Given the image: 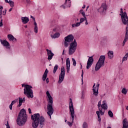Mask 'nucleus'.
I'll return each mask as SVG.
<instances>
[{
	"instance_id": "nucleus-1",
	"label": "nucleus",
	"mask_w": 128,
	"mask_h": 128,
	"mask_svg": "<svg viewBox=\"0 0 128 128\" xmlns=\"http://www.w3.org/2000/svg\"><path fill=\"white\" fill-rule=\"evenodd\" d=\"M31 118L33 120L32 122V126L33 128H38L40 124L39 128H44V116H40V114H35L31 116Z\"/></svg>"
},
{
	"instance_id": "nucleus-2",
	"label": "nucleus",
	"mask_w": 128,
	"mask_h": 128,
	"mask_svg": "<svg viewBox=\"0 0 128 128\" xmlns=\"http://www.w3.org/2000/svg\"><path fill=\"white\" fill-rule=\"evenodd\" d=\"M27 120L28 115L26 114V112L24 109H22L17 117V124L20 126H22L26 124Z\"/></svg>"
},
{
	"instance_id": "nucleus-3",
	"label": "nucleus",
	"mask_w": 128,
	"mask_h": 128,
	"mask_svg": "<svg viewBox=\"0 0 128 128\" xmlns=\"http://www.w3.org/2000/svg\"><path fill=\"white\" fill-rule=\"evenodd\" d=\"M46 94L48 98V104L47 106L48 112L47 114L50 116H52V114H54V108H52V97L50 96V92L47 91L46 92Z\"/></svg>"
},
{
	"instance_id": "nucleus-4",
	"label": "nucleus",
	"mask_w": 128,
	"mask_h": 128,
	"mask_svg": "<svg viewBox=\"0 0 128 128\" xmlns=\"http://www.w3.org/2000/svg\"><path fill=\"white\" fill-rule=\"evenodd\" d=\"M32 86L26 84L24 88V94L28 98H34V92L32 91Z\"/></svg>"
},
{
	"instance_id": "nucleus-5",
	"label": "nucleus",
	"mask_w": 128,
	"mask_h": 128,
	"mask_svg": "<svg viewBox=\"0 0 128 128\" xmlns=\"http://www.w3.org/2000/svg\"><path fill=\"white\" fill-rule=\"evenodd\" d=\"M76 46H78V43L76 42V40L74 39V42L70 44V46L68 48L69 56H72L76 52Z\"/></svg>"
},
{
	"instance_id": "nucleus-6",
	"label": "nucleus",
	"mask_w": 128,
	"mask_h": 128,
	"mask_svg": "<svg viewBox=\"0 0 128 128\" xmlns=\"http://www.w3.org/2000/svg\"><path fill=\"white\" fill-rule=\"evenodd\" d=\"M106 60V56H101L97 62L96 67L95 70L98 72L101 68L102 66H104V60Z\"/></svg>"
},
{
	"instance_id": "nucleus-7",
	"label": "nucleus",
	"mask_w": 128,
	"mask_h": 128,
	"mask_svg": "<svg viewBox=\"0 0 128 128\" xmlns=\"http://www.w3.org/2000/svg\"><path fill=\"white\" fill-rule=\"evenodd\" d=\"M74 38L72 34H69L67 36L64 38V46L65 48H68V44L70 42H72Z\"/></svg>"
},
{
	"instance_id": "nucleus-8",
	"label": "nucleus",
	"mask_w": 128,
	"mask_h": 128,
	"mask_svg": "<svg viewBox=\"0 0 128 128\" xmlns=\"http://www.w3.org/2000/svg\"><path fill=\"white\" fill-rule=\"evenodd\" d=\"M70 114L72 116V122H74V105L72 104V98H70V106H69Z\"/></svg>"
},
{
	"instance_id": "nucleus-9",
	"label": "nucleus",
	"mask_w": 128,
	"mask_h": 128,
	"mask_svg": "<svg viewBox=\"0 0 128 128\" xmlns=\"http://www.w3.org/2000/svg\"><path fill=\"white\" fill-rule=\"evenodd\" d=\"M66 74V72L64 71V67L62 66L60 68V73L59 75V80L58 81V84H62L64 80V75Z\"/></svg>"
},
{
	"instance_id": "nucleus-10",
	"label": "nucleus",
	"mask_w": 128,
	"mask_h": 128,
	"mask_svg": "<svg viewBox=\"0 0 128 128\" xmlns=\"http://www.w3.org/2000/svg\"><path fill=\"white\" fill-rule=\"evenodd\" d=\"M92 64H94V56H91L89 57L87 62L86 69L90 70V66H92Z\"/></svg>"
},
{
	"instance_id": "nucleus-11",
	"label": "nucleus",
	"mask_w": 128,
	"mask_h": 128,
	"mask_svg": "<svg viewBox=\"0 0 128 128\" xmlns=\"http://www.w3.org/2000/svg\"><path fill=\"white\" fill-rule=\"evenodd\" d=\"M100 86V84H97L96 86V84H94L92 86V90H93V94L95 96H98V87Z\"/></svg>"
},
{
	"instance_id": "nucleus-12",
	"label": "nucleus",
	"mask_w": 128,
	"mask_h": 128,
	"mask_svg": "<svg viewBox=\"0 0 128 128\" xmlns=\"http://www.w3.org/2000/svg\"><path fill=\"white\" fill-rule=\"evenodd\" d=\"M107 6L105 4H102L100 8L98 10V12L100 14H104L106 12Z\"/></svg>"
},
{
	"instance_id": "nucleus-13",
	"label": "nucleus",
	"mask_w": 128,
	"mask_h": 128,
	"mask_svg": "<svg viewBox=\"0 0 128 128\" xmlns=\"http://www.w3.org/2000/svg\"><path fill=\"white\" fill-rule=\"evenodd\" d=\"M46 50L48 52V60H52V56H54V53H52V51L48 49H46Z\"/></svg>"
},
{
	"instance_id": "nucleus-14",
	"label": "nucleus",
	"mask_w": 128,
	"mask_h": 128,
	"mask_svg": "<svg viewBox=\"0 0 128 128\" xmlns=\"http://www.w3.org/2000/svg\"><path fill=\"white\" fill-rule=\"evenodd\" d=\"M66 66L68 74L70 72V58H67L66 60Z\"/></svg>"
},
{
	"instance_id": "nucleus-15",
	"label": "nucleus",
	"mask_w": 128,
	"mask_h": 128,
	"mask_svg": "<svg viewBox=\"0 0 128 128\" xmlns=\"http://www.w3.org/2000/svg\"><path fill=\"white\" fill-rule=\"evenodd\" d=\"M100 108L104 110H108V104H106V100L102 101V104Z\"/></svg>"
},
{
	"instance_id": "nucleus-16",
	"label": "nucleus",
	"mask_w": 128,
	"mask_h": 128,
	"mask_svg": "<svg viewBox=\"0 0 128 128\" xmlns=\"http://www.w3.org/2000/svg\"><path fill=\"white\" fill-rule=\"evenodd\" d=\"M8 38L10 40V42H16V38L12 35V34H9L8 35Z\"/></svg>"
},
{
	"instance_id": "nucleus-17",
	"label": "nucleus",
	"mask_w": 128,
	"mask_h": 128,
	"mask_svg": "<svg viewBox=\"0 0 128 128\" xmlns=\"http://www.w3.org/2000/svg\"><path fill=\"white\" fill-rule=\"evenodd\" d=\"M21 20L22 24H28L30 22V19L26 16L22 17Z\"/></svg>"
},
{
	"instance_id": "nucleus-18",
	"label": "nucleus",
	"mask_w": 128,
	"mask_h": 128,
	"mask_svg": "<svg viewBox=\"0 0 128 128\" xmlns=\"http://www.w3.org/2000/svg\"><path fill=\"white\" fill-rule=\"evenodd\" d=\"M122 128H128V122L126 118L122 120Z\"/></svg>"
},
{
	"instance_id": "nucleus-19",
	"label": "nucleus",
	"mask_w": 128,
	"mask_h": 128,
	"mask_svg": "<svg viewBox=\"0 0 128 128\" xmlns=\"http://www.w3.org/2000/svg\"><path fill=\"white\" fill-rule=\"evenodd\" d=\"M0 42L4 46H10V43H8V42L6 40H0Z\"/></svg>"
},
{
	"instance_id": "nucleus-20",
	"label": "nucleus",
	"mask_w": 128,
	"mask_h": 128,
	"mask_svg": "<svg viewBox=\"0 0 128 128\" xmlns=\"http://www.w3.org/2000/svg\"><path fill=\"white\" fill-rule=\"evenodd\" d=\"M48 69H46L43 76H42V80L44 82L46 80V77L48 76Z\"/></svg>"
},
{
	"instance_id": "nucleus-21",
	"label": "nucleus",
	"mask_w": 128,
	"mask_h": 128,
	"mask_svg": "<svg viewBox=\"0 0 128 128\" xmlns=\"http://www.w3.org/2000/svg\"><path fill=\"white\" fill-rule=\"evenodd\" d=\"M108 58L112 60L114 58V52L112 50H110L108 52Z\"/></svg>"
},
{
	"instance_id": "nucleus-22",
	"label": "nucleus",
	"mask_w": 128,
	"mask_h": 128,
	"mask_svg": "<svg viewBox=\"0 0 128 128\" xmlns=\"http://www.w3.org/2000/svg\"><path fill=\"white\" fill-rule=\"evenodd\" d=\"M64 4L67 8H70V0H66Z\"/></svg>"
},
{
	"instance_id": "nucleus-23",
	"label": "nucleus",
	"mask_w": 128,
	"mask_h": 128,
	"mask_svg": "<svg viewBox=\"0 0 128 128\" xmlns=\"http://www.w3.org/2000/svg\"><path fill=\"white\" fill-rule=\"evenodd\" d=\"M50 36L52 38H60V33H56L54 34H51Z\"/></svg>"
},
{
	"instance_id": "nucleus-24",
	"label": "nucleus",
	"mask_w": 128,
	"mask_h": 128,
	"mask_svg": "<svg viewBox=\"0 0 128 128\" xmlns=\"http://www.w3.org/2000/svg\"><path fill=\"white\" fill-rule=\"evenodd\" d=\"M96 114L98 116V122H100L102 119L100 118V111H96Z\"/></svg>"
},
{
	"instance_id": "nucleus-25",
	"label": "nucleus",
	"mask_w": 128,
	"mask_h": 128,
	"mask_svg": "<svg viewBox=\"0 0 128 128\" xmlns=\"http://www.w3.org/2000/svg\"><path fill=\"white\" fill-rule=\"evenodd\" d=\"M128 52H127L123 57L122 59V63L128 60Z\"/></svg>"
},
{
	"instance_id": "nucleus-26",
	"label": "nucleus",
	"mask_w": 128,
	"mask_h": 128,
	"mask_svg": "<svg viewBox=\"0 0 128 128\" xmlns=\"http://www.w3.org/2000/svg\"><path fill=\"white\" fill-rule=\"evenodd\" d=\"M19 100V104L18 105V106H22V102H24L22 101V98L19 97L18 98Z\"/></svg>"
},
{
	"instance_id": "nucleus-27",
	"label": "nucleus",
	"mask_w": 128,
	"mask_h": 128,
	"mask_svg": "<svg viewBox=\"0 0 128 128\" xmlns=\"http://www.w3.org/2000/svg\"><path fill=\"white\" fill-rule=\"evenodd\" d=\"M80 22H77L76 24H73L72 25V28H74V26L78 27L80 26Z\"/></svg>"
},
{
	"instance_id": "nucleus-28",
	"label": "nucleus",
	"mask_w": 128,
	"mask_h": 128,
	"mask_svg": "<svg viewBox=\"0 0 128 128\" xmlns=\"http://www.w3.org/2000/svg\"><path fill=\"white\" fill-rule=\"evenodd\" d=\"M58 68V64H56L54 68L53 73L56 74Z\"/></svg>"
},
{
	"instance_id": "nucleus-29",
	"label": "nucleus",
	"mask_w": 128,
	"mask_h": 128,
	"mask_svg": "<svg viewBox=\"0 0 128 128\" xmlns=\"http://www.w3.org/2000/svg\"><path fill=\"white\" fill-rule=\"evenodd\" d=\"M122 93L123 94H126L128 93V90L126 88H124L122 90Z\"/></svg>"
},
{
	"instance_id": "nucleus-30",
	"label": "nucleus",
	"mask_w": 128,
	"mask_h": 128,
	"mask_svg": "<svg viewBox=\"0 0 128 128\" xmlns=\"http://www.w3.org/2000/svg\"><path fill=\"white\" fill-rule=\"evenodd\" d=\"M80 14H82V16L84 17V18H86V12H84V10L82 9V10H80Z\"/></svg>"
},
{
	"instance_id": "nucleus-31",
	"label": "nucleus",
	"mask_w": 128,
	"mask_h": 128,
	"mask_svg": "<svg viewBox=\"0 0 128 128\" xmlns=\"http://www.w3.org/2000/svg\"><path fill=\"white\" fill-rule=\"evenodd\" d=\"M9 4L11 8H14V2L12 0H10Z\"/></svg>"
},
{
	"instance_id": "nucleus-32",
	"label": "nucleus",
	"mask_w": 128,
	"mask_h": 128,
	"mask_svg": "<svg viewBox=\"0 0 128 128\" xmlns=\"http://www.w3.org/2000/svg\"><path fill=\"white\" fill-rule=\"evenodd\" d=\"M70 120H72V122H68V124L69 126H72V124H74V120L72 122V116H71Z\"/></svg>"
},
{
	"instance_id": "nucleus-33",
	"label": "nucleus",
	"mask_w": 128,
	"mask_h": 128,
	"mask_svg": "<svg viewBox=\"0 0 128 128\" xmlns=\"http://www.w3.org/2000/svg\"><path fill=\"white\" fill-rule=\"evenodd\" d=\"M108 114L109 116H110V118H114V113H112V110H108Z\"/></svg>"
},
{
	"instance_id": "nucleus-34",
	"label": "nucleus",
	"mask_w": 128,
	"mask_h": 128,
	"mask_svg": "<svg viewBox=\"0 0 128 128\" xmlns=\"http://www.w3.org/2000/svg\"><path fill=\"white\" fill-rule=\"evenodd\" d=\"M86 17H84L80 18V22L82 24V22H84V20H86Z\"/></svg>"
},
{
	"instance_id": "nucleus-35",
	"label": "nucleus",
	"mask_w": 128,
	"mask_h": 128,
	"mask_svg": "<svg viewBox=\"0 0 128 128\" xmlns=\"http://www.w3.org/2000/svg\"><path fill=\"white\" fill-rule=\"evenodd\" d=\"M72 20H73V22H76V14H74L72 16Z\"/></svg>"
},
{
	"instance_id": "nucleus-36",
	"label": "nucleus",
	"mask_w": 128,
	"mask_h": 128,
	"mask_svg": "<svg viewBox=\"0 0 128 128\" xmlns=\"http://www.w3.org/2000/svg\"><path fill=\"white\" fill-rule=\"evenodd\" d=\"M72 62L74 66H76V60L74 58H72Z\"/></svg>"
},
{
	"instance_id": "nucleus-37",
	"label": "nucleus",
	"mask_w": 128,
	"mask_h": 128,
	"mask_svg": "<svg viewBox=\"0 0 128 128\" xmlns=\"http://www.w3.org/2000/svg\"><path fill=\"white\" fill-rule=\"evenodd\" d=\"M82 128H88V125L86 122H84L82 124Z\"/></svg>"
},
{
	"instance_id": "nucleus-38",
	"label": "nucleus",
	"mask_w": 128,
	"mask_h": 128,
	"mask_svg": "<svg viewBox=\"0 0 128 128\" xmlns=\"http://www.w3.org/2000/svg\"><path fill=\"white\" fill-rule=\"evenodd\" d=\"M18 99L16 98L14 100H12L11 102V104H12V106H14V104H16V102H18Z\"/></svg>"
},
{
	"instance_id": "nucleus-39",
	"label": "nucleus",
	"mask_w": 128,
	"mask_h": 128,
	"mask_svg": "<svg viewBox=\"0 0 128 128\" xmlns=\"http://www.w3.org/2000/svg\"><path fill=\"white\" fill-rule=\"evenodd\" d=\"M98 110H99L101 116H104V111L103 112L102 108H99Z\"/></svg>"
},
{
	"instance_id": "nucleus-40",
	"label": "nucleus",
	"mask_w": 128,
	"mask_h": 128,
	"mask_svg": "<svg viewBox=\"0 0 128 128\" xmlns=\"http://www.w3.org/2000/svg\"><path fill=\"white\" fill-rule=\"evenodd\" d=\"M102 101L100 100V101L98 102V110L100 108L102 107Z\"/></svg>"
},
{
	"instance_id": "nucleus-41",
	"label": "nucleus",
	"mask_w": 128,
	"mask_h": 128,
	"mask_svg": "<svg viewBox=\"0 0 128 128\" xmlns=\"http://www.w3.org/2000/svg\"><path fill=\"white\" fill-rule=\"evenodd\" d=\"M81 76L82 78V84H84V70H82V75H81Z\"/></svg>"
},
{
	"instance_id": "nucleus-42",
	"label": "nucleus",
	"mask_w": 128,
	"mask_h": 128,
	"mask_svg": "<svg viewBox=\"0 0 128 128\" xmlns=\"http://www.w3.org/2000/svg\"><path fill=\"white\" fill-rule=\"evenodd\" d=\"M84 92L83 90L82 92L81 99L84 100Z\"/></svg>"
},
{
	"instance_id": "nucleus-43",
	"label": "nucleus",
	"mask_w": 128,
	"mask_h": 128,
	"mask_svg": "<svg viewBox=\"0 0 128 128\" xmlns=\"http://www.w3.org/2000/svg\"><path fill=\"white\" fill-rule=\"evenodd\" d=\"M38 28L37 27L34 28V32H36V34H38Z\"/></svg>"
},
{
	"instance_id": "nucleus-44",
	"label": "nucleus",
	"mask_w": 128,
	"mask_h": 128,
	"mask_svg": "<svg viewBox=\"0 0 128 128\" xmlns=\"http://www.w3.org/2000/svg\"><path fill=\"white\" fill-rule=\"evenodd\" d=\"M120 14H124V11H122V8H120Z\"/></svg>"
},
{
	"instance_id": "nucleus-45",
	"label": "nucleus",
	"mask_w": 128,
	"mask_h": 128,
	"mask_svg": "<svg viewBox=\"0 0 128 128\" xmlns=\"http://www.w3.org/2000/svg\"><path fill=\"white\" fill-rule=\"evenodd\" d=\"M6 128H10V124H8V121H7V123L6 124Z\"/></svg>"
},
{
	"instance_id": "nucleus-46",
	"label": "nucleus",
	"mask_w": 128,
	"mask_h": 128,
	"mask_svg": "<svg viewBox=\"0 0 128 128\" xmlns=\"http://www.w3.org/2000/svg\"><path fill=\"white\" fill-rule=\"evenodd\" d=\"M2 26H3V24H2V19L0 20V26L2 27Z\"/></svg>"
},
{
	"instance_id": "nucleus-47",
	"label": "nucleus",
	"mask_w": 128,
	"mask_h": 128,
	"mask_svg": "<svg viewBox=\"0 0 128 128\" xmlns=\"http://www.w3.org/2000/svg\"><path fill=\"white\" fill-rule=\"evenodd\" d=\"M12 104H10V106H9V108L10 109V110H12Z\"/></svg>"
},
{
	"instance_id": "nucleus-48",
	"label": "nucleus",
	"mask_w": 128,
	"mask_h": 128,
	"mask_svg": "<svg viewBox=\"0 0 128 128\" xmlns=\"http://www.w3.org/2000/svg\"><path fill=\"white\" fill-rule=\"evenodd\" d=\"M34 26H35L34 27H38V24H36V20H34Z\"/></svg>"
},
{
	"instance_id": "nucleus-49",
	"label": "nucleus",
	"mask_w": 128,
	"mask_h": 128,
	"mask_svg": "<svg viewBox=\"0 0 128 128\" xmlns=\"http://www.w3.org/2000/svg\"><path fill=\"white\" fill-rule=\"evenodd\" d=\"M26 2L28 4H30V0H26Z\"/></svg>"
},
{
	"instance_id": "nucleus-50",
	"label": "nucleus",
	"mask_w": 128,
	"mask_h": 128,
	"mask_svg": "<svg viewBox=\"0 0 128 128\" xmlns=\"http://www.w3.org/2000/svg\"><path fill=\"white\" fill-rule=\"evenodd\" d=\"M60 8H62L64 10H66V6L64 5H62L61 6H60Z\"/></svg>"
},
{
	"instance_id": "nucleus-51",
	"label": "nucleus",
	"mask_w": 128,
	"mask_h": 128,
	"mask_svg": "<svg viewBox=\"0 0 128 128\" xmlns=\"http://www.w3.org/2000/svg\"><path fill=\"white\" fill-rule=\"evenodd\" d=\"M85 22H86L85 24L86 26H88V19L87 18L86 19V20H85Z\"/></svg>"
},
{
	"instance_id": "nucleus-52",
	"label": "nucleus",
	"mask_w": 128,
	"mask_h": 128,
	"mask_svg": "<svg viewBox=\"0 0 128 128\" xmlns=\"http://www.w3.org/2000/svg\"><path fill=\"white\" fill-rule=\"evenodd\" d=\"M28 110L29 114H32V110H30V108H28Z\"/></svg>"
},
{
	"instance_id": "nucleus-53",
	"label": "nucleus",
	"mask_w": 128,
	"mask_h": 128,
	"mask_svg": "<svg viewBox=\"0 0 128 128\" xmlns=\"http://www.w3.org/2000/svg\"><path fill=\"white\" fill-rule=\"evenodd\" d=\"M3 15L6 16V10H5V11H3Z\"/></svg>"
},
{
	"instance_id": "nucleus-54",
	"label": "nucleus",
	"mask_w": 128,
	"mask_h": 128,
	"mask_svg": "<svg viewBox=\"0 0 128 128\" xmlns=\"http://www.w3.org/2000/svg\"><path fill=\"white\" fill-rule=\"evenodd\" d=\"M50 80H48V78H46V84H48Z\"/></svg>"
},
{
	"instance_id": "nucleus-55",
	"label": "nucleus",
	"mask_w": 128,
	"mask_h": 128,
	"mask_svg": "<svg viewBox=\"0 0 128 128\" xmlns=\"http://www.w3.org/2000/svg\"><path fill=\"white\" fill-rule=\"evenodd\" d=\"M5 2H6V4H10V0L8 1V0H5Z\"/></svg>"
},
{
	"instance_id": "nucleus-56",
	"label": "nucleus",
	"mask_w": 128,
	"mask_h": 128,
	"mask_svg": "<svg viewBox=\"0 0 128 128\" xmlns=\"http://www.w3.org/2000/svg\"><path fill=\"white\" fill-rule=\"evenodd\" d=\"M0 10H4V7L2 6H0Z\"/></svg>"
},
{
	"instance_id": "nucleus-57",
	"label": "nucleus",
	"mask_w": 128,
	"mask_h": 128,
	"mask_svg": "<svg viewBox=\"0 0 128 128\" xmlns=\"http://www.w3.org/2000/svg\"><path fill=\"white\" fill-rule=\"evenodd\" d=\"M30 18H32L34 20H36V18H34V17L31 16Z\"/></svg>"
},
{
	"instance_id": "nucleus-58",
	"label": "nucleus",
	"mask_w": 128,
	"mask_h": 128,
	"mask_svg": "<svg viewBox=\"0 0 128 128\" xmlns=\"http://www.w3.org/2000/svg\"><path fill=\"white\" fill-rule=\"evenodd\" d=\"M22 102H26V98H22Z\"/></svg>"
},
{
	"instance_id": "nucleus-59",
	"label": "nucleus",
	"mask_w": 128,
	"mask_h": 128,
	"mask_svg": "<svg viewBox=\"0 0 128 128\" xmlns=\"http://www.w3.org/2000/svg\"><path fill=\"white\" fill-rule=\"evenodd\" d=\"M22 88H24H24H26V84H22Z\"/></svg>"
},
{
	"instance_id": "nucleus-60",
	"label": "nucleus",
	"mask_w": 128,
	"mask_h": 128,
	"mask_svg": "<svg viewBox=\"0 0 128 128\" xmlns=\"http://www.w3.org/2000/svg\"><path fill=\"white\" fill-rule=\"evenodd\" d=\"M0 14H2V10H0Z\"/></svg>"
},
{
	"instance_id": "nucleus-61",
	"label": "nucleus",
	"mask_w": 128,
	"mask_h": 128,
	"mask_svg": "<svg viewBox=\"0 0 128 128\" xmlns=\"http://www.w3.org/2000/svg\"><path fill=\"white\" fill-rule=\"evenodd\" d=\"M12 8H10L8 12H12Z\"/></svg>"
},
{
	"instance_id": "nucleus-62",
	"label": "nucleus",
	"mask_w": 128,
	"mask_h": 128,
	"mask_svg": "<svg viewBox=\"0 0 128 128\" xmlns=\"http://www.w3.org/2000/svg\"><path fill=\"white\" fill-rule=\"evenodd\" d=\"M79 20H78V18H76V22H78Z\"/></svg>"
},
{
	"instance_id": "nucleus-63",
	"label": "nucleus",
	"mask_w": 128,
	"mask_h": 128,
	"mask_svg": "<svg viewBox=\"0 0 128 128\" xmlns=\"http://www.w3.org/2000/svg\"><path fill=\"white\" fill-rule=\"evenodd\" d=\"M82 8H86V5H84V6H82Z\"/></svg>"
},
{
	"instance_id": "nucleus-64",
	"label": "nucleus",
	"mask_w": 128,
	"mask_h": 128,
	"mask_svg": "<svg viewBox=\"0 0 128 128\" xmlns=\"http://www.w3.org/2000/svg\"><path fill=\"white\" fill-rule=\"evenodd\" d=\"M126 110H128V106L126 107Z\"/></svg>"
}]
</instances>
